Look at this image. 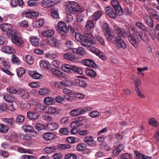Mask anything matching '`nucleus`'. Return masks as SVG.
Returning a JSON list of instances; mask_svg holds the SVG:
<instances>
[{"mask_svg": "<svg viewBox=\"0 0 159 159\" xmlns=\"http://www.w3.org/2000/svg\"><path fill=\"white\" fill-rule=\"evenodd\" d=\"M5 100L7 102H12L15 100V98L13 95L10 94H6L4 97Z\"/></svg>", "mask_w": 159, "mask_h": 159, "instance_id": "nucleus-26", "label": "nucleus"}, {"mask_svg": "<svg viewBox=\"0 0 159 159\" xmlns=\"http://www.w3.org/2000/svg\"><path fill=\"white\" fill-rule=\"evenodd\" d=\"M9 130V128L7 126L3 124H0V132L6 133Z\"/></svg>", "mask_w": 159, "mask_h": 159, "instance_id": "nucleus-42", "label": "nucleus"}, {"mask_svg": "<svg viewBox=\"0 0 159 159\" xmlns=\"http://www.w3.org/2000/svg\"><path fill=\"white\" fill-rule=\"evenodd\" d=\"M0 66L1 70L2 71L10 75H12L11 73L8 70L10 68V66L7 62H3L1 64Z\"/></svg>", "mask_w": 159, "mask_h": 159, "instance_id": "nucleus-10", "label": "nucleus"}, {"mask_svg": "<svg viewBox=\"0 0 159 159\" xmlns=\"http://www.w3.org/2000/svg\"><path fill=\"white\" fill-rule=\"evenodd\" d=\"M86 145L84 143L79 144L77 145L76 147L78 151H82L85 148Z\"/></svg>", "mask_w": 159, "mask_h": 159, "instance_id": "nucleus-64", "label": "nucleus"}, {"mask_svg": "<svg viewBox=\"0 0 159 159\" xmlns=\"http://www.w3.org/2000/svg\"><path fill=\"white\" fill-rule=\"evenodd\" d=\"M111 4L117 15H121L123 14V10L117 0H113L111 1Z\"/></svg>", "mask_w": 159, "mask_h": 159, "instance_id": "nucleus-5", "label": "nucleus"}, {"mask_svg": "<svg viewBox=\"0 0 159 159\" xmlns=\"http://www.w3.org/2000/svg\"><path fill=\"white\" fill-rule=\"evenodd\" d=\"M7 35L9 39H12L13 37L18 35V33L16 30H12L11 28L7 31Z\"/></svg>", "mask_w": 159, "mask_h": 159, "instance_id": "nucleus-19", "label": "nucleus"}, {"mask_svg": "<svg viewBox=\"0 0 159 159\" xmlns=\"http://www.w3.org/2000/svg\"><path fill=\"white\" fill-rule=\"evenodd\" d=\"M36 129L38 131H40L44 129H47L46 126L42 124H37L35 127Z\"/></svg>", "mask_w": 159, "mask_h": 159, "instance_id": "nucleus-46", "label": "nucleus"}, {"mask_svg": "<svg viewBox=\"0 0 159 159\" xmlns=\"http://www.w3.org/2000/svg\"><path fill=\"white\" fill-rule=\"evenodd\" d=\"M50 70L52 73L58 76H61L64 74L63 72L54 68H51Z\"/></svg>", "mask_w": 159, "mask_h": 159, "instance_id": "nucleus-44", "label": "nucleus"}, {"mask_svg": "<svg viewBox=\"0 0 159 159\" xmlns=\"http://www.w3.org/2000/svg\"><path fill=\"white\" fill-rule=\"evenodd\" d=\"M43 6L46 8H49L53 6L51 0H43L42 2Z\"/></svg>", "mask_w": 159, "mask_h": 159, "instance_id": "nucleus-34", "label": "nucleus"}, {"mask_svg": "<svg viewBox=\"0 0 159 159\" xmlns=\"http://www.w3.org/2000/svg\"><path fill=\"white\" fill-rule=\"evenodd\" d=\"M116 33L117 34V36H120L122 38L125 35L126 33L123 29L121 28L119 29V30H117V31Z\"/></svg>", "mask_w": 159, "mask_h": 159, "instance_id": "nucleus-36", "label": "nucleus"}, {"mask_svg": "<svg viewBox=\"0 0 159 159\" xmlns=\"http://www.w3.org/2000/svg\"><path fill=\"white\" fill-rule=\"evenodd\" d=\"M149 35L152 39H156L157 37V32L154 30H150L149 31Z\"/></svg>", "mask_w": 159, "mask_h": 159, "instance_id": "nucleus-45", "label": "nucleus"}, {"mask_svg": "<svg viewBox=\"0 0 159 159\" xmlns=\"http://www.w3.org/2000/svg\"><path fill=\"white\" fill-rule=\"evenodd\" d=\"M23 14L25 16L32 19L36 18L39 15L38 13L36 12L26 11H23Z\"/></svg>", "mask_w": 159, "mask_h": 159, "instance_id": "nucleus-14", "label": "nucleus"}, {"mask_svg": "<svg viewBox=\"0 0 159 159\" xmlns=\"http://www.w3.org/2000/svg\"><path fill=\"white\" fill-rule=\"evenodd\" d=\"M80 43L82 46L88 47H90L92 44L94 43L95 41L84 38L81 41Z\"/></svg>", "mask_w": 159, "mask_h": 159, "instance_id": "nucleus-15", "label": "nucleus"}, {"mask_svg": "<svg viewBox=\"0 0 159 159\" xmlns=\"http://www.w3.org/2000/svg\"><path fill=\"white\" fill-rule=\"evenodd\" d=\"M82 62L84 65L90 67L97 68L98 66L93 60L89 59H85L82 60Z\"/></svg>", "mask_w": 159, "mask_h": 159, "instance_id": "nucleus-8", "label": "nucleus"}, {"mask_svg": "<svg viewBox=\"0 0 159 159\" xmlns=\"http://www.w3.org/2000/svg\"><path fill=\"white\" fill-rule=\"evenodd\" d=\"M72 48L70 49V52H67L64 54L63 57L65 59L72 61H76L78 59L76 54H74L71 50Z\"/></svg>", "mask_w": 159, "mask_h": 159, "instance_id": "nucleus-6", "label": "nucleus"}, {"mask_svg": "<svg viewBox=\"0 0 159 159\" xmlns=\"http://www.w3.org/2000/svg\"><path fill=\"white\" fill-rule=\"evenodd\" d=\"M141 81L139 79H137L134 81V84L135 91H138L139 89V86L141 84Z\"/></svg>", "mask_w": 159, "mask_h": 159, "instance_id": "nucleus-58", "label": "nucleus"}, {"mask_svg": "<svg viewBox=\"0 0 159 159\" xmlns=\"http://www.w3.org/2000/svg\"><path fill=\"white\" fill-rule=\"evenodd\" d=\"M148 11L149 13L150 14L154 19L159 21V16L157 14H156V12L154 9L151 8L148 10Z\"/></svg>", "mask_w": 159, "mask_h": 159, "instance_id": "nucleus-31", "label": "nucleus"}, {"mask_svg": "<svg viewBox=\"0 0 159 159\" xmlns=\"http://www.w3.org/2000/svg\"><path fill=\"white\" fill-rule=\"evenodd\" d=\"M61 70L64 72L69 74H71L76 72L81 74L82 71L80 68L75 65H71L68 64H64L61 67Z\"/></svg>", "mask_w": 159, "mask_h": 159, "instance_id": "nucleus-3", "label": "nucleus"}, {"mask_svg": "<svg viewBox=\"0 0 159 159\" xmlns=\"http://www.w3.org/2000/svg\"><path fill=\"white\" fill-rule=\"evenodd\" d=\"M25 59L27 63L29 65H32L34 63V58L30 55H27L25 57Z\"/></svg>", "mask_w": 159, "mask_h": 159, "instance_id": "nucleus-35", "label": "nucleus"}, {"mask_svg": "<svg viewBox=\"0 0 159 159\" xmlns=\"http://www.w3.org/2000/svg\"><path fill=\"white\" fill-rule=\"evenodd\" d=\"M71 50L73 53L80 55H83L84 53V49L81 47H79L78 48H72Z\"/></svg>", "mask_w": 159, "mask_h": 159, "instance_id": "nucleus-24", "label": "nucleus"}, {"mask_svg": "<svg viewBox=\"0 0 159 159\" xmlns=\"http://www.w3.org/2000/svg\"><path fill=\"white\" fill-rule=\"evenodd\" d=\"M23 129L25 131L33 132H34V128L31 126L25 125L23 126Z\"/></svg>", "mask_w": 159, "mask_h": 159, "instance_id": "nucleus-43", "label": "nucleus"}, {"mask_svg": "<svg viewBox=\"0 0 159 159\" xmlns=\"http://www.w3.org/2000/svg\"><path fill=\"white\" fill-rule=\"evenodd\" d=\"M47 108V106L39 104L35 106L34 109L35 111L38 112H42L43 111L44 112H46Z\"/></svg>", "mask_w": 159, "mask_h": 159, "instance_id": "nucleus-18", "label": "nucleus"}, {"mask_svg": "<svg viewBox=\"0 0 159 159\" xmlns=\"http://www.w3.org/2000/svg\"><path fill=\"white\" fill-rule=\"evenodd\" d=\"M39 93L41 95H46L49 94L50 91L47 88H43L40 89Z\"/></svg>", "mask_w": 159, "mask_h": 159, "instance_id": "nucleus-40", "label": "nucleus"}, {"mask_svg": "<svg viewBox=\"0 0 159 159\" xmlns=\"http://www.w3.org/2000/svg\"><path fill=\"white\" fill-rule=\"evenodd\" d=\"M48 44L53 47L58 48L59 46V42L58 40L53 37L50 38L47 41Z\"/></svg>", "mask_w": 159, "mask_h": 159, "instance_id": "nucleus-9", "label": "nucleus"}, {"mask_svg": "<svg viewBox=\"0 0 159 159\" xmlns=\"http://www.w3.org/2000/svg\"><path fill=\"white\" fill-rule=\"evenodd\" d=\"M9 139L11 141H14L16 140L18 136L16 133H12L11 134V135L8 137Z\"/></svg>", "mask_w": 159, "mask_h": 159, "instance_id": "nucleus-61", "label": "nucleus"}, {"mask_svg": "<svg viewBox=\"0 0 159 159\" xmlns=\"http://www.w3.org/2000/svg\"><path fill=\"white\" fill-rule=\"evenodd\" d=\"M93 137L92 136H87L84 138L83 139L84 142L87 143L89 145L91 146H93L95 145V142L93 140Z\"/></svg>", "mask_w": 159, "mask_h": 159, "instance_id": "nucleus-17", "label": "nucleus"}, {"mask_svg": "<svg viewBox=\"0 0 159 159\" xmlns=\"http://www.w3.org/2000/svg\"><path fill=\"white\" fill-rule=\"evenodd\" d=\"M66 11L67 13L66 18L67 22H71L73 19V17L71 14H79L81 13L83 11V7L77 3L74 2H69L66 4Z\"/></svg>", "mask_w": 159, "mask_h": 159, "instance_id": "nucleus-1", "label": "nucleus"}, {"mask_svg": "<svg viewBox=\"0 0 159 159\" xmlns=\"http://www.w3.org/2000/svg\"><path fill=\"white\" fill-rule=\"evenodd\" d=\"M64 159H76V155L74 153H69L66 155L64 158Z\"/></svg>", "mask_w": 159, "mask_h": 159, "instance_id": "nucleus-59", "label": "nucleus"}, {"mask_svg": "<svg viewBox=\"0 0 159 159\" xmlns=\"http://www.w3.org/2000/svg\"><path fill=\"white\" fill-rule=\"evenodd\" d=\"M102 15L101 12L100 11H97L92 16V19L93 20H97L100 18Z\"/></svg>", "mask_w": 159, "mask_h": 159, "instance_id": "nucleus-38", "label": "nucleus"}, {"mask_svg": "<svg viewBox=\"0 0 159 159\" xmlns=\"http://www.w3.org/2000/svg\"><path fill=\"white\" fill-rule=\"evenodd\" d=\"M3 121L6 124H8L10 126L12 127L15 126V121L12 118H4Z\"/></svg>", "mask_w": 159, "mask_h": 159, "instance_id": "nucleus-30", "label": "nucleus"}, {"mask_svg": "<svg viewBox=\"0 0 159 159\" xmlns=\"http://www.w3.org/2000/svg\"><path fill=\"white\" fill-rule=\"evenodd\" d=\"M103 28V31L104 33H107V31H111V30L109 26V25L107 23H104L102 26Z\"/></svg>", "mask_w": 159, "mask_h": 159, "instance_id": "nucleus-62", "label": "nucleus"}, {"mask_svg": "<svg viewBox=\"0 0 159 159\" xmlns=\"http://www.w3.org/2000/svg\"><path fill=\"white\" fill-rule=\"evenodd\" d=\"M34 24L35 26L37 27H40L43 26L44 24V21L43 19H40L34 22Z\"/></svg>", "mask_w": 159, "mask_h": 159, "instance_id": "nucleus-49", "label": "nucleus"}, {"mask_svg": "<svg viewBox=\"0 0 159 159\" xmlns=\"http://www.w3.org/2000/svg\"><path fill=\"white\" fill-rule=\"evenodd\" d=\"M107 14L110 17L115 18L116 17V13H115L113 10V9L110 7H106L105 8Z\"/></svg>", "mask_w": 159, "mask_h": 159, "instance_id": "nucleus-12", "label": "nucleus"}, {"mask_svg": "<svg viewBox=\"0 0 159 159\" xmlns=\"http://www.w3.org/2000/svg\"><path fill=\"white\" fill-rule=\"evenodd\" d=\"M140 38V41L142 40L143 41L145 42H147L148 40V37L145 33L142 34L141 36L140 33L139 32V35Z\"/></svg>", "mask_w": 159, "mask_h": 159, "instance_id": "nucleus-56", "label": "nucleus"}, {"mask_svg": "<svg viewBox=\"0 0 159 159\" xmlns=\"http://www.w3.org/2000/svg\"><path fill=\"white\" fill-rule=\"evenodd\" d=\"M107 14L110 17L115 18L116 17V13H115L113 10V9L110 7H106L105 8Z\"/></svg>", "mask_w": 159, "mask_h": 159, "instance_id": "nucleus-13", "label": "nucleus"}, {"mask_svg": "<svg viewBox=\"0 0 159 159\" xmlns=\"http://www.w3.org/2000/svg\"><path fill=\"white\" fill-rule=\"evenodd\" d=\"M132 155L129 153H125L122 155L120 159H132Z\"/></svg>", "mask_w": 159, "mask_h": 159, "instance_id": "nucleus-47", "label": "nucleus"}, {"mask_svg": "<svg viewBox=\"0 0 159 159\" xmlns=\"http://www.w3.org/2000/svg\"><path fill=\"white\" fill-rule=\"evenodd\" d=\"M71 148V146L68 144H60L58 145L57 149L60 151L64 149H69Z\"/></svg>", "mask_w": 159, "mask_h": 159, "instance_id": "nucleus-33", "label": "nucleus"}, {"mask_svg": "<svg viewBox=\"0 0 159 159\" xmlns=\"http://www.w3.org/2000/svg\"><path fill=\"white\" fill-rule=\"evenodd\" d=\"M94 23L92 20L88 21L86 25V27L88 30L91 29L94 26Z\"/></svg>", "mask_w": 159, "mask_h": 159, "instance_id": "nucleus-55", "label": "nucleus"}, {"mask_svg": "<svg viewBox=\"0 0 159 159\" xmlns=\"http://www.w3.org/2000/svg\"><path fill=\"white\" fill-rule=\"evenodd\" d=\"M2 51L8 54H12L15 53V50L11 47L6 46L3 47L2 48Z\"/></svg>", "mask_w": 159, "mask_h": 159, "instance_id": "nucleus-21", "label": "nucleus"}, {"mask_svg": "<svg viewBox=\"0 0 159 159\" xmlns=\"http://www.w3.org/2000/svg\"><path fill=\"white\" fill-rule=\"evenodd\" d=\"M75 83L76 85L82 87H85L87 84L86 82L83 80L81 79H76L75 80Z\"/></svg>", "mask_w": 159, "mask_h": 159, "instance_id": "nucleus-27", "label": "nucleus"}, {"mask_svg": "<svg viewBox=\"0 0 159 159\" xmlns=\"http://www.w3.org/2000/svg\"><path fill=\"white\" fill-rule=\"evenodd\" d=\"M104 34L106 39L109 41H111L114 38L113 36L111 34V31H107V33H104Z\"/></svg>", "mask_w": 159, "mask_h": 159, "instance_id": "nucleus-51", "label": "nucleus"}, {"mask_svg": "<svg viewBox=\"0 0 159 159\" xmlns=\"http://www.w3.org/2000/svg\"><path fill=\"white\" fill-rule=\"evenodd\" d=\"M115 41L116 44L118 48H122L124 49L126 48V45L125 42L121 37L116 36Z\"/></svg>", "mask_w": 159, "mask_h": 159, "instance_id": "nucleus-7", "label": "nucleus"}, {"mask_svg": "<svg viewBox=\"0 0 159 159\" xmlns=\"http://www.w3.org/2000/svg\"><path fill=\"white\" fill-rule=\"evenodd\" d=\"M136 25L140 28L141 29L146 32H148V30L147 28L146 27L143 23L140 22H137L136 23Z\"/></svg>", "mask_w": 159, "mask_h": 159, "instance_id": "nucleus-48", "label": "nucleus"}, {"mask_svg": "<svg viewBox=\"0 0 159 159\" xmlns=\"http://www.w3.org/2000/svg\"><path fill=\"white\" fill-rule=\"evenodd\" d=\"M133 33L130 34L128 36V39L130 43L135 48L138 47V43L140 41V38L139 35V32L135 29L132 28Z\"/></svg>", "mask_w": 159, "mask_h": 159, "instance_id": "nucleus-2", "label": "nucleus"}, {"mask_svg": "<svg viewBox=\"0 0 159 159\" xmlns=\"http://www.w3.org/2000/svg\"><path fill=\"white\" fill-rule=\"evenodd\" d=\"M20 92L22 93L21 97L23 99H25L29 98L30 94L27 91L21 90Z\"/></svg>", "mask_w": 159, "mask_h": 159, "instance_id": "nucleus-50", "label": "nucleus"}, {"mask_svg": "<svg viewBox=\"0 0 159 159\" xmlns=\"http://www.w3.org/2000/svg\"><path fill=\"white\" fill-rule=\"evenodd\" d=\"M44 102L46 105H52L55 103V99L52 97H46L44 99Z\"/></svg>", "mask_w": 159, "mask_h": 159, "instance_id": "nucleus-28", "label": "nucleus"}, {"mask_svg": "<svg viewBox=\"0 0 159 159\" xmlns=\"http://www.w3.org/2000/svg\"><path fill=\"white\" fill-rule=\"evenodd\" d=\"M52 16L54 18H57L59 17V14L56 9L55 8H52L51 10Z\"/></svg>", "mask_w": 159, "mask_h": 159, "instance_id": "nucleus-54", "label": "nucleus"}, {"mask_svg": "<svg viewBox=\"0 0 159 159\" xmlns=\"http://www.w3.org/2000/svg\"><path fill=\"white\" fill-rule=\"evenodd\" d=\"M84 38H86L90 40H92V41H95L94 39L92 34L88 32H85L84 33Z\"/></svg>", "mask_w": 159, "mask_h": 159, "instance_id": "nucleus-41", "label": "nucleus"}, {"mask_svg": "<svg viewBox=\"0 0 159 159\" xmlns=\"http://www.w3.org/2000/svg\"><path fill=\"white\" fill-rule=\"evenodd\" d=\"M54 32L53 30H48L44 31L42 33V35L45 37H52L54 34Z\"/></svg>", "mask_w": 159, "mask_h": 159, "instance_id": "nucleus-25", "label": "nucleus"}, {"mask_svg": "<svg viewBox=\"0 0 159 159\" xmlns=\"http://www.w3.org/2000/svg\"><path fill=\"white\" fill-rule=\"evenodd\" d=\"M59 132L63 135H68L70 133V130L67 128H63L60 129Z\"/></svg>", "mask_w": 159, "mask_h": 159, "instance_id": "nucleus-57", "label": "nucleus"}, {"mask_svg": "<svg viewBox=\"0 0 159 159\" xmlns=\"http://www.w3.org/2000/svg\"><path fill=\"white\" fill-rule=\"evenodd\" d=\"M86 74L92 78H94L96 76L95 71L91 68H89L86 71Z\"/></svg>", "mask_w": 159, "mask_h": 159, "instance_id": "nucleus-32", "label": "nucleus"}, {"mask_svg": "<svg viewBox=\"0 0 159 159\" xmlns=\"http://www.w3.org/2000/svg\"><path fill=\"white\" fill-rule=\"evenodd\" d=\"M27 116L30 120H34L38 119L40 115L37 112L29 111L27 113Z\"/></svg>", "mask_w": 159, "mask_h": 159, "instance_id": "nucleus-11", "label": "nucleus"}, {"mask_svg": "<svg viewBox=\"0 0 159 159\" xmlns=\"http://www.w3.org/2000/svg\"><path fill=\"white\" fill-rule=\"evenodd\" d=\"M43 138L46 140L51 141L54 139L55 135L53 133H46L43 135Z\"/></svg>", "mask_w": 159, "mask_h": 159, "instance_id": "nucleus-20", "label": "nucleus"}, {"mask_svg": "<svg viewBox=\"0 0 159 159\" xmlns=\"http://www.w3.org/2000/svg\"><path fill=\"white\" fill-rule=\"evenodd\" d=\"M11 40L13 43L18 46L22 45L23 43L22 39L20 37H18V35L13 37V38Z\"/></svg>", "mask_w": 159, "mask_h": 159, "instance_id": "nucleus-23", "label": "nucleus"}, {"mask_svg": "<svg viewBox=\"0 0 159 159\" xmlns=\"http://www.w3.org/2000/svg\"><path fill=\"white\" fill-rule=\"evenodd\" d=\"M11 26L9 24L3 23L0 26V29L3 31L7 32V31L12 28Z\"/></svg>", "mask_w": 159, "mask_h": 159, "instance_id": "nucleus-29", "label": "nucleus"}, {"mask_svg": "<svg viewBox=\"0 0 159 159\" xmlns=\"http://www.w3.org/2000/svg\"><path fill=\"white\" fill-rule=\"evenodd\" d=\"M144 19L148 25L151 28H153L154 26V22L151 17L147 15L145 16Z\"/></svg>", "mask_w": 159, "mask_h": 159, "instance_id": "nucleus-22", "label": "nucleus"}, {"mask_svg": "<svg viewBox=\"0 0 159 159\" xmlns=\"http://www.w3.org/2000/svg\"><path fill=\"white\" fill-rule=\"evenodd\" d=\"M92 109V108L89 107H84L82 109H79L80 115L83 114L88 111H91Z\"/></svg>", "mask_w": 159, "mask_h": 159, "instance_id": "nucleus-53", "label": "nucleus"}, {"mask_svg": "<svg viewBox=\"0 0 159 159\" xmlns=\"http://www.w3.org/2000/svg\"><path fill=\"white\" fill-rule=\"evenodd\" d=\"M149 123L150 125L153 126H156L157 125V120L154 118H152L149 119Z\"/></svg>", "mask_w": 159, "mask_h": 159, "instance_id": "nucleus-63", "label": "nucleus"}, {"mask_svg": "<svg viewBox=\"0 0 159 159\" xmlns=\"http://www.w3.org/2000/svg\"><path fill=\"white\" fill-rule=\"evenodd\" d=\"M57 111V109L55 107L52 106H47L46 112H47L48 114H54Z\"/></svg>", "mask_w": 159, "mask_h": 159, "instance_id": "nucleus-37", "label": "nucleus"}, {"mask_svg": "<svg viewBox=\"0 0 159 159\" xmlns=\"http://www.w3.org/2000/svg\"><path fill=\"white\" fill-rule=\"evenodd\" d=\"M26 72V71L23 68H19L17 72V75L19 77H21L23 76Z\"/></svg>", "mask_w": 159, "mask_h": 159, "instance_id": "nucleus-60", "label": "nucleus"}, {"mask_svg": "<svg viewBox=\"0 0 159 159\" xmlns=\"http://www.w3.org/2000/svg\"><path fill=\"white\" fill-rule=\"evenodd\" d=\"M50 65L48 62L43 61H41L40 66L41 67L48 69L50 68Z\"/></svg>", "mask_w": 159, "mask_h": 159, "instance_id": "nucleus-39", "label": "nucleus"}, {"mask_svg": "<svg viewBox=\"0 0 159 159\" xmlns=\"http://www.w3.org/2000/svg\"><path fill=\"white\" fill-rule=\"evenodd\" d=\"M56 29L59 33L62 34V36L65 37L66 33L69 31V26H67L65 23L61 21L58 23Z\"/></svg>", "mask_w": 159, "mask_h": 159, "instance_id": "nucleus-4", "label": "nucleus"}, {"mask_svg": "<svg viewBox=\"0 0 159 159\" xmlns=\"http://www.w3.org/2000/svg\"><path fill=\"white\" fill-rule=\"evenodd\" d=\"M79 109H75L72 110L70 112V115L76 116L80 115Z\"/></svg>", "mask_w": 159, "mask_h": 159, "instance_id": "nucleus-52", "label": "nucleus"}, {"mask_svg": "<svg viewBox=\"0 0 159 159\" xmlns=\"http://www.w3.org/2000/svg\"><path fill=\"white\" fill-rule=\"evenodd\" d=\"M46 127L47 129L52 131L57 129L58 127V125L56 122L50 123L47 124Z\"/></svg>", "mask_w": 159, "mask_h": 159, "instance_id": "nucleus-16", "label": "nucleus"}]
</instances>
